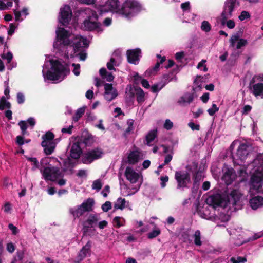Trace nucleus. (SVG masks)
Returning a JSON list of instances; mask_svg holds the SVG:
<instances>
[{
  "label": "nucleus",
  "mask_w": 263,
  "mask_h": 263,
  "mask_svg": "<svg viewBox=\"0 0 263 263\" xmlns=\"http://www.w3.org/2000/svg\"><path fill=\"white\" fill-rule=\"evenodd\" d=\"M41 172L44 179L46 181H55L60 177H63V175L61 171L57 167L49 166L43 170H41Z\"/></svg>",
  "instance_id": "f8f14e48"
},
{
  "label": "nucleus",
  "mask_w": 263,
  "mask_h": 263,
  "mask_svg": "<svg viewBox=\"0 0 263 263\" xmlns=\"http://www.w3.org/2000/svg\"><path fill=\"white\" fill-rule=\"evenodd\" d=\"M125 175L126 179L132 183H137V185L133 189L134 191L132 193L128 194L131 195L137 192L140 189L142 182V175L141 174L136 172L132 167L128 166L125 172Z\"/></svg>",
  "instance_id": "9b49d317"
},
{
  "label": "nucleus",
  "mask_w": 263,
  "mask_h": 263,
  "mask_svg": "<svg viewBox=\"0 0 263 263\" xmlns=\"http://www.w3.org/2000/svg\"><path fill=\"white\" fill-rule=\"evenodd\" d=\"M182 10L183 11H189L190 10V5L189 2L182 4Z\"/></svg>",
  "instance_id": "69168bd1"
},
{
  "label": "nucleus",
  "mask_w": 263,
  "mask_h": 263,
  "mask_svg": "<svg viewBox=\"0 0 263 263\" xmlns=\"http://www.w3.org/2000/svg\"><path fill=\"white\" fill-rule=\"evenodd\" d=\"M107 224H108V223L106 221L103 220V221H100L98 223V227L100 229H103L107 226Z\"/></svg>",
  "instance_id": "338daca9"
},
{
  "label": "nucleus",
  "mask_w": 263,
  "mask_h": 263,
  "mask_svg": "<svg viewBox=\"0 0 263 263\" xmlns=\"http://www.w3.org/2000/svg\"><path fill=\"white\" fill-rule=\"evenodd\" d=\"M117 65V62L116 60L113 58H111L110 60V61L107 63V67L110 70H115L114 66Z\"/></svg>",
  "instance_id": "a19ab883"
},
{
  "label": "nucleus",
  "mask_w": 263,
  "mask_h": 263,
  "mask_svg": "<svg viewBox=\"0 0 263 263\" xmlns=\"http://www.w3.org/2000/svg\"><path fill=\"white\" fill-rule=\"evenodd\" d=\"M50 65L51 66L50 70L46 71V64L43 66L42 72L45 80L61 81L69 72L67 65L58 60L50 61Z\"/></svg>",
  "instance_id": "39448f33"
},
{
  "label": "nucleus",
  "mask_w": 263,
  "mask_h": 263,
  "mask_svg": "<svg viewBox=\"0 0 263 263\" xmlns=\"http://www.w3.org/2000/svg\"><path fill=\"white\" fill-rule=\"evenodd\" d=\"M84 13L87 18L84 21L82 28L87 31H101V24L97 22L98 15L96 12L87 8L84 10Z\"/></svg>",
  "instance_id": "0eeeda50"
},
{
  "label": "nucleus",
  "mask_w": 263,
  "mask_h": 263,
  "mask_svg": "<svg viewBox=\"0 0 263 263\" xmlns=\"http://www.w3.org/2000/svg\"><path fill=\"white\" fill-rule=\"evenodd\" d=\"M160 232V230L158 228L155 227L154 230L148 234L147 237L149 239H153L158 236Z\"/></svg>",
  "instance_id": "e433bc0d"
},
{
  "label": "nucleus",
  "mask_w": 263,
  "mask_h": 263,
  "mask_svg": "<svg viewBox=\"0 0 263 263\" xmlns=\"http://www.w3.org/2000/svg\"><path fill=\"white\" fill-rule=\"evenodd\" d=\"M197 93H195L193 91L192 93H188L184 95V97H182V103H187L190 104L191 103L194 99L197 97Z\"/></svg>",
  "instance_id": "cd10ccee"
},
{
  "label": "nucleus",
  "mask_w": 263,
  "mask_h": 263,
  "mask_svg": "<svg viewBox=\"0 0 263 263\" xmlns=\"http://www.w3.org/2000/svg\"><path fill=\"white\" fill-rule=\"evenodd\" d=\"M18 7H19V6L18 7L16 6V9L14 10L15 20L17 21L20 20V17H21V12L17 10L18 9Z\"/></svg>",
  "instance_id": "e2e57ef3"
},
{
  "label": "nucleus",
  "mask_w": 263,
  "mask_h": 263,
  "mask_svg": "<svg viewBox=\"0 0 263 263\" xmlns=\"http://www.w3.org/2000/svg\"><path fill=\"white\" fill-rule=\"evenodd\" d=\"M242 194L238 190H233L229 195L223 194H216L209 196L206 199V202L214 208L220 206L223 208L234 206L239 201Z\"/></svg>",
  "instance_id": "20e7f679"
},
{
  "label": "nucleus",
  "mask_w": 263,
  "mask_h": 263,
  "mask_svg": "<svg viewBox=\"0 0 263 263\" xmlns=\"http://www.w3.org/2000/svg\"><path fill=\"white\" fill-rule=\"evenodd\" d=\"M249 89L255 97L263 99V74L254 76L250 82Z\"/></svg>",
  "instance_id": "1a4fd4ad"
},
{
  "label": "nucleus",
  "mask_w": 263,
  "mask_h": 263,
  "mask_svg": "<svg viewBox=\"0 0 263 263\" xmlns=\"http://www.w3.org/2000/svg\"><path fill=\"white\" fill-rule=\"evenodd\" d=\"M10 107V104L9 102L6 101L5 97H2L0 100V109L3 110L5 108H9Z\"/></svg>",
  "instance_id": "58836bf2"
},
{
  "label": "nucleus",
  "mask_w": 263,
  "mask_h": 263,
  "mask_svg": "<svg viewBox=\"0 0 263 263\" xmlns=\"http://www.w3.org/2000/svg\"><path fill=\"white\" fill-rule=\"evenodd\" d=\"M100 220L99 216L97 214H90L87 219L83 222V230L86 233L89 228H92Z\"/></svg>",
  "instance_id": "6ab92c4d"
},
{
  "label": "nucleus",
  "mask_w": 263,
  "mask_h": 263,
  "mask_svg": "<svg viewBox=\"0 0 263 263\" xmlns=\"http://www.w3.org/2000/svg\"><path fill=\"white\" fill-rule=\"evenodd\" d=\"M82 154V149L78 142H75L72 145L70 156L71 158L78 159Z\"/></svg>",
  "instance_id": "a878e982"
},
{
  "label": "nucleus",
  "mask_w": 263,
  "mask_h": 263,
  "mask_svg": "<svg viewBox=\"0 0 263 263\" xmlns=\"http://www.w3.org/2000/svg\"><path fill=\"white\" fill-rule=\"evenodd\" d=\"M126 201L125 199L121 197L118 198L114 204L115 209L123 210L126 207Z\"/></svg>",
  "instance_id": "c756f323"
},
{
  "label": "nucleus",
  "mask_w": 263,
  "mask_h": 263,
  "mask_svg": "<svg viewBox=\"0 0 263 263\" xmlns=\"http://www.w3.org/2000/svg\"><path fill=\"white\" fill-rule=\"evenodd\" d=\"M230 47L233 48L236 46L237 49H240L247 44V41L244 39L239 38L238 35H233L230 39Z\"/></svg>",
  "instance_id": "5701e85b"
},
{
  "label": "nucleus",
  "mask_w": 263,
  "mask_h": 263,
  "mask_svg": "<svg viewBox=\"0 0 263 263\" xmlns=\"http://www.w3.org/2000/svg\"><path fill=\"white\" fill-rule=\"evenodd\" d=\"M5 0H0V10H6L10 9L12 7V1H9L7 3L4 2Z\"/></svg>",
  "instance_id": "2f4dec72"
},
{
  "label": "nucleus",
  "mask_w": 263,
  "mask_h": 263,
  "mask_svg": "<svg viewBox=\"0 0 263 263\" xmlns=\"http://www.w3.org/2000/svg\"><path fill=\"white\" fill-rule=\"evenodd\" d=\"M99 6L100 13L112 11L128 19L136 16L142 10L141 5L134 0H127L121 6L118 0H103Z\"/></svg>",
  "instance_id": "f257e3e1"
},
{
  "label": "nucleus",
  "mask_w": 263,
  "mask_h": 263,
  "mask_svg": "<svg viewBox=\"0 0 263 263\" xmlns=\"http://www.w3.org/2000/svg\"><path fill=\"white\" fill-rule=\"evenodd\" d=\"M263 236V234L258 233L254 234L252 237L249 238L248 241H253Z\"/></svg>",
  "instance_id": "13d9d810"
},
{
  "label": "nucleus",
  "mask_w": 263,
  "mask_h": 263,
  "mask_svg": "<svg viewBox=\"0 0 263 263\" xmlns=\"http://www.w3.org/2000/svg\"><path fill=\"white\" fill-rule=\"evenodd\" d=\"M201 29L202 31L208 32L211 30V26L208 21H204L201 23Z\"/></svg>",
  "instance_id": "4c0bfd02"
},
{
  "label": "nucleus",
  "mask_w": 263,
  "mask_h": 263,
  "mask_svg": "<svg viewBox=\"0 0 263 263\" xmlns=\"http://www.w3.org/2000/svg\"><path fill=\"white\" fill-rule=\"evenodd\" d=\"M223 175L222 176V179L227 184H231L236 178V175L233 170L231 168L224 167L223 169Z\"/></svg>",
  "instance_id": "412c9836"
},
{
  "label": "nucleus",
  "mask_w": 263,
  "mask_h": 263,
  "mask_svg": "<svg viewBox=\"0 0 263 263\" xmlns=\"http://www.w3.org/2000/svg\"><path fill=\"white\" fill-rule=\"evenodd\" d=\"M133 123H134L133 120L130 119V120H128L127 124H128V127L126 130V133L128 134L133 129Z\"/></svg>",
  "instance_id": "864d4df0"
},
{
  "label": "nucleus",
  "mask_w": 263,
  "mask_h": 263,
  "mask_svg": "<svg viewBox=\"0 0 263 263\" xmlns=\"http://www.w3.org/2000/svg\"><path fill=\"white\" fill-rule=\"evenodd\" d=\"M27 160L30 161L31 163V164L32 165V170H35L36 169L38 168L39 167V163L36 158L34 157H26Z\"/></svg>",
  "instance_id": "c9c22d12"
},
{
  "label": "nucleus",
  "mask_w": 263,
  "mask_h": 263,
  "mask_svg": "<svg viewBox=\"0 0 263 263\" xmlns=\"http://www.w3.org/2000/svg\"><path fill=\"white\" fill-rule=\"evenodd\" d=\"M160 64L159 62H157L154 67L151 69H149L146 71L145 74L146 76H150L152 74H154L158 70L160 67Z\"/></svg>",
  "instance_id": "ea45409f"
},
{
  "label": "nucleus",
  "mask_w": 263,
  "mask_h": 263,
  "mask_svg": "<svg viewBox=\"0 0 263 263\" xmlns=\"http://www.w3.org/2000/svg\"><path fill=\"white\" fill-rule=\"evenodd\" d=\"M175 178L178 183V187H180L181 184V172L179 171L176 172L175 173Z\"/></svg>",
  "instance_id": "bf43d9fd"
},
{
  "label": "nucleus",
  "mask_w": 263,
  "mask_h": 263,
  "mask_svg": "<svg viewBox=\"0 0 263 263\" xmlns=\"http://www.w3.org/2000/svg\"><path fill=\"white\" fill-rule=\"evenodd\" d=\"M190 183V177L188 173L182 175V186H185L187 183Z\"/></svg>",
  "instance_id": "79ce46f5"
},
{
  "label": "nucleus",
  "mask_w": 263,
  "mask_h": 263,
  "mask_svg": "<svg viewBox=\"0 0 263 263\" xmlns=\"http://www.w3.org/2000/svg\"><path fill=\"white\" fill-rule=\"evenodd\" d=\"M125 220L124 218L117 216L113 219V224L115 227L120 228L125 224Z\"/></svg>",
  "instance_id": "7c9ffc66"
},
{
  "label": "nucleus",
  "mask_w": 263,
  "mask_h": 263,
  "mask_svg": "<svg viewBox=\"0 0 263 263\" xmlns=\"http://www.w3.org/2000/svg\"><path fill=\"white\" fill-rule=\"evenodd\" d=\"M157 129H154L149 132L145 137L146 144L150 146L151 143L154 140V139L157 137Z\"/></svg>",
  "instance_id": "bb28decb"
},
{
  "label": "nucleus",
  "mask_w": 263,
  "mask_h": 263,
  "mask_svg": "<svg viewBox=\"0 0 263 263\" xmlns=\"http://www.w3.org/2000/svg\"><path fill=\"white\" fill-rule=\"evenodd\" d=\"M237 0H227L225 3L223 11L221 15V24L222 25H226L229 29H233L235 26V23L233 20L228 19L232 15V12L236 7Z\"/></svg>",
  "instance_id": "6e6552de"
},
{
  "label": "nucleus",
  "mask_w": 263,
  "mask_h": 263,
  "mask_svg": "<svg viewBox=\"0 0 263 263\" xmlns=\"http://www.w3.org/2000/svg\"><path fill=\"white\" fill-rule=\"evenodd\" d=\"M204 79V78L201 76H196L194 81L193 91H194L195 93H198L202 90Z\"/></svg>",
  "instance_id": "393cba45"
},
{
  "label": "nucleus",
  "mask_w": 263,
  "mask_h": 263,
  "mask_svg": "<svg viewBox=\"0 0 263 263\" xmlns=\"http://www.w3.org/2000/svg\"><path fill=\"white\" fill-rule=\"evenodd\" d=\"M54 136L52 133L47 132L42 136L43 141L42 146L44 147V151L46 155H50L54 151V145L53 139Z\"/></svg>",
  "instance_id": "ddd939ff"
},
{
  "label": "nucleus",
  "mask_w": 263,
  "mask_h": 263,
  "mask_svg": "<svg viewBox=\"0 0 263 263\" xmlns=\"http://www.w3.org/2000/svg\"><path fill=\"white\" fill-rule=\"evenodd\" d=\"M111 206V202L109 201H106L102 205V209L104 212H107L109 209H110Z\"/></svg>",
  "instance_id": "8fccbe9b"
},
{
  "label": "nucleus",
  "mask_w": 263,
  "mask_h": 263,
  "mask_svg": "<svg viewBox=\"0 0 263 263\" xmlns=\"http://www.w3.org/2000/svg\"><path fill=\"white\" fill-rule=\"evenodd\" d=\"M143 158L142 153L138 148L129 151L127 154V162L130 164H135Z\"/></svg>",
  "instance_id": "dca6fc26"
},
{
  "label": "nucleus",
  "mask_w": 263,
  "mask_h": 263,
  "mask_svg": "<svg viewBox=\"0 0 263 263\" xmlns=\"http://www.w3.org/2000/svg\"><path fill=\"white\" fill-rule=\"evenodd\" d=\"M91 247V241H88L80 250L76 261L80 262L88 255H90Z\"/></svg>",
  "instance_id": "4be33fe9"
},
{
  "label": "nucleus",
  "mask_w": 263,
  "mask_h": 263,
  "mask_svg": "<svg viewBox=\"0 0 263 263\" xmlns=\"http://www.w3.org/2000/svg\"><path fill=\"white\" fill-rule=\"evenodd\" d=\"M140 53V50L136 49L129 50L127 51L128 61L129 63L136 64L139 60V56Z\"/></svg>",
  "instance_id": "b1692460"
},
{
  "label": "nucleus",
  "mask_w": 263,
  "mask_h": 263,
  "mask_svg": "<svg viewBox=\"0 0 263 263\" xmlns=\"http://www.w3.org/2000/svg\"><path fill=\"white\" fill-rule=\"evenodd\" d=\"M189 126L193 130H199V125L195 124L193 122H190L188 124Z\"/></svg>",
  "instance_id": "680f3d73"
},
{
  "label": "nucleus",
  "mask_w": 263,
  "mask_h": 263,
  "mask_svg": "<svg viewBox=\"0 0 263 263\" xmlns=\"http://www.w3.org/2000/svg\"><path fill=\"white\" fill-rule=\"evenodd\" d=\"M219 110L218 107H217L216 105L213 104L211 108L208 109V112L210 116H213L215 112H217Z\"/></svg>",
  "instance_id": "49530a36"
},
{
  "label": "nucleus",
  "mask_w": 263,
  "mask_h": 263,
  "mask_svg": "<svg viewBox=\"0 0 263 263\" xmlns=\"http://www.w3.org/2000/svg\"><path fill=\"white\" fill-rule=\"evenodd\" d=\"M3 59H6L8 63H10L13 59V54L11 52H8L7 53H3L1 55Z\"/></svg>",
  "instance_id": "c03bdc74"
},
{
  "label": "nucleus",
  "mask_w": 263,
  "mask_h": 263,
  "mask_svg": "<svg viewBox=\"0 0 263 263\" xmlns=\"http://www.w3.org/2000/svg\"><path fill=\"white\" fill-rule=\"evenodd\" d=\"M17 101L19 104L23 103L25 101L24 95L21 92L18 93L17 95Z\"/></svg>",
  "instance_id": "6e6d98bb"
},
{
  "label": "nucleus",
  "mask_w": 263,
  "mask_h": 263,
  "mask_svg": "<svg viewBox=\"0 0 263 263\" xmlns=\"http://www.w3.org/2000/svg\"><path fill=\"white\" fill-rule=\"evenodd\" d=\"M134 91H135L136 99L138 103H141L144 101V92L140 88L134 89L132 86L128 85L126 88V93L129 96L133 97L134 96Z\"/></svg>",
  "instance_id": "f3484780"
},
{
  "label": "nucleus",
  "mask_w": 263,
  "mask_h": 263,
  "mask_svg": "<svg viewBox=\"0 0 263 263\" xmlns=\"http://www.w3.org/2000/svg\"><path fill=\"white\" fill-rule=\"evenodd\" d=\"M250 17L249 13L246 11H243L241 12L240 15L239 16V18L241 21H243L245 19H247Z\"/></svg>",
  "instance_id": "de8ad7c7"
},
{
  "label": "nucleus",
  "mask_w": 263,
  "mask_h": 263,
  "mask_svg": "<svg viewBox=\"0 0 263 263\" xmlns=\"http://www.w3.org/2000/svg\"><path fill=\"white\" fill-rule=\"evenodd\" d=\"M85 111V107H81L77 109L76 112L73 117V120L74 122H77L84 115Z\"/></svg>",
  "instance_id": "473e14b6"
},
{
  "label": "nucleus",
  "mask_w": 263,
  "mask_h": 263,
  "mask_svg": "<svg viewBox=\"0 0 263 263\" xmlns=\"http://www.w3.org/2000/svg\"><path fill=\"white\" fill-rule=\"evenodd\" d=\"M7 250L10 253H12L15 250V247L12 243H8L7 245Z\"/></svg>",
  "instance_id": "0e129e2a"
},
{
  "label": "nucleus",
  "mask_w": 263,
  "mask_h": 263,
  "mask_svg": "<svg viewBox=\"0 0 263 263\" xmlns=\"http://www.w3.org/2000/svg\"><path fill=\"white\" fill-rule=\"evenodd\" d=\"M193 238L194 239V243L197 246H201L202 241L201 240V234L199 230L195 231L193 235Z\"/></svg>",
  "instance_id": "72a5a7b5"
},
{
  "label": "nucleus",
  "mask_w": 263,
  "mask_h": 263,
  "mask_svg": "<svg viewBox=\"0 0 263 263\" xmlns=\"http://www.w3.org/2000/svg\"><path fill=\"white\" fill-rule=\"evenodd\" d=\"M232 263H244L247 260L245 257H232L231 259Z\"/></svg>",
  "instance_id": "37998d69"
},
{
  "label": "nucleus",
  "mask_w": 263,
  "mask_h": 263,
  "mask_svg": "<svg viewBox=\"0 0 263 263\" xmlns=\"http://www.w3.org/2000/svg\"><path fill=\"white\" fill-rule=\"evenodd\" d=\"M102 187V183L99 180H97L93 181L92 188L97 191H99Z\"/></svg>",
  "instance_id": "a18cd8bd"
},
{
  "label": "nucleus",
  "mask_w": 263,
  "mask_h": 263,
  "mask_svg": "<svg viewBox=\"0 0 263 263\" xmlns=\"http://www.w3.org/2000/svg\"><path fill=\"white\" fill-rule=\"evenodd\" d=\"M160 180H161V187L162 188H164L166 186V183L168 180V177L167 176H162L160 178Z\"/></svg>",
  "instance_id": "4d7b16f0"
},
{
  "label": "nucleus",
  "mask_w": 263,
  "mask_h": 263,
  "mask_svg": "<svg viewBox=\"0 0 263 263\" xmlns=\"http://www.w3.org/2000/svg\"><path fill=\"white\" fill-rule=\"evenodd\" d=\"M232 156L235 164L240 165L249 155V146L247 144L238 141H234L230 146Z\"/></svg>",
  "instance_id": "423d86ee"
},
{
  "label": "nucleus",
  "mask_w": 263,
  "mask_h": 263,
  "mask_svg": "<svg viewBox=\"0 0 263 263\" xmlns=\"http://www.w3.org/2000/svg\"><path fill=\"white\" fill-rule=\"evenodd\" d=\"M103 152L100 148H95L87 152L83 158V162L84 163L88 164L91 163L93 160L99 159L102 157Z\"/></svg>",
  "instance_id": "4468645a"
},
{
  "label": "nucleus",
  "mask_w": 263,
  "mask_h": 263,
  "mask_svg": "<svg viewBox=\"0 0 263 263\" xmlns=\"http://www.w3.org/2000/svg\"><path fill=\"white\" fill-rule=\"evenodd\" d=\"M249 204L250 207L254 210L261 208L263 206V197L259 195H249Z\"/></svg>",
  "instance_id": "aec40b11"
},
{
  "label": "nucleus",
  "mask_w": 263,
  "mask_h": 263,
  "mask_svg": "<svg viewBox=\"0 0 263 263\" xmlns=\"http://www.w3.org/2000/svg\"><path fill=\"white\" fill-rule=\"evenodd\" d=\"M239 177L241 178L239 180L240 181H245L248 176L246 167L244 166H241L238 172Z\"/></svg>",
  "instance_id": "f704fd0d"
},
{
  "label": "nucleus",
  "mask_w": 263,
  "mask_h": 263,
  "mask_svg": "<svg viewBox=\"0 0 263 263\" xmlns=\"http://www.w3.org/2000/svg\"><path fill=\"white\" fill-rule=\"evenodd\" d=\"M206 62V60H202L200 62H199L197 65L198 69H201L202 67L203 68V71L205 72L208 70V69L205 65V63Z\"/></svg>",
  "instance_id": "3c124183"
},
{
  "label": "nucleus",
  "mask_w": 263,
  "mask_h": 263,
  "mask_svg": "<svg viewBox=\"0 0 263 263\" xmlns=\"http://www.w3.org/2000/svg\"><path fill=\"white\" fill-rule=\"evenodd\" d=\"M89 41L86 38L80 35L74 36L63 28H58L56 30V39L53 44L54 48L63 51L68 46L73 47L74 53L81 51L83 47H87Z\"/></svg>",
  "instance_id": "f03ea898"
},
{
  "label": "nucleus",
  "mask_w": 263,
  "mask_h": 263,
  "mask_svg": "<svg viewBox=\"0 0 263 263\" xmlns=\"http://www.w3.org/2000/svg\"><path fill=\"white\" fill-rule=\"evenodd\" d=\"M71 16V10L68 5H64L60 9L59 22L63 25H67L70 21Z\"/></svg>",
  "instance_id": "2eb2a0df"
},
{
  "label": "nucleus",
  "mask_w": 263,
  "mask_h": 263,
  "mask_svg": "<svg viewBox=\"0 0 263 263\" xmlns=\"http://www.w3.org/2000/svg\"><path fill=\"white\" fill-rule=\"evenodd\" d=\"M72 66L73 67V72L76 76H79L80 74V65L79 64H72Z\"/></svg>",
  "instance_id": "603ef678"
},
{
  "label": "nucleus",
  "mask_w": 263,
  "mask_h": 263,
  "mask_svg": "<svg viewBox=\"0 0 263 263\" xmlns=\"http://www.w3.org/2000/svg\"><path fill=\"white\" fill-rule=\"evenodd\" d=\"M73 128V126L72 125H71L67 128H63L61 129V132L63 133H67L68 134H71L72 133V129Z\"/></svg>",
  "instance_id": "052dcab7"
},
{
  "label": "nucleus",
  "mask_w": 263,
  "mask_h": 263,
  "mask_svg": "<svg viewBox=\"0 0 263 263\" xmlns=\"http://www.w3.org/2000/svg\"><path fill=\"white\" fill-rule=\"evenodd\" d=\"M104 86V98L107 101H111L118 96V92L116 88L112 87L111 84L105 83Z\"/></svg>",
  "instance_id": "a211bd4d"
},
{
  "label": "nucleus",
  "mask_w": 263,
  "mask_h": 263,
  "mask_svg": "<svg viewBox=\"0 0 263 263\" xmlns=\"http://www.w3.org/2000/svg\"><path fill=\"white\" fill-rule=\"evenodd\" d=\"M95 201L92 198H88L81 205L69 209L70 213L74 218H79L86 212L92 211Z\"/></svg>",
  "instance_id": "9d476101"
},
{
  "label": "nucleus",
  "mask_w": 263,
  "mask_h": 263,
  "mask_svg": "<svg viewBox=\"0 0 263 263\" xmlns=\"http://www.w3.org/2000/svg\"><path fill=\"white\" fill-rule=\"evenodd\" d=\"M27 123L25 121H21L18 123V125L20 126V128L22 130V133L23 135H24L26 133V130L27 129Z\"/></svg>",
  "instance_id": "09e8293b"
},
{
  "label": "nucleus",
  "mask_w": 263,
  "mask_h": 263,
  "mask_svg": "<svg viewBox=\"0 0 263 263\" xmlns=\"http://www.w3.org/2000/svg\"><path fill=\"white\" fill-rule=\"evenodd\" d=\"M248 167H253L248 182L249 195L252 196L263 191V156L258 157Z\"/></svg>",
  "instance_id": "7ed1b4c3"
},
{
  "label": "nucleus",
  "mask_w": 263,
  "mask_h": 263,
  "mask_svg": "<svg viewBox=\"0 0 263 263\" xmlns=\"http://www.w3.org/2000/svg\"><path fill=\"white\" fill-rule=\"evenodd\" d=\"M99 73L102 78L105 79L108 82L112 81L114 79L113 75L111 73L107 72L104 68H101Z\"/></svg>",
  "instance_id": "c85d7f7f"
},
{
  "label": "nucleus",
  "mask_w": 263,
  "mask_h": 263,
  "mask_svg": "<svg viewBox=\"0 0 263 263\" xmlns=\"http://www.w3.org/2000/svg\"><path fill=\"white\" fill-rule=\"evenodd\" d=\"M109 192V186L106 185L105 186L104 189L102 191V194L103 196L105 197H107L108 193Z\"/></svg>",
  "instance_id": "774afa93"
},
{
  "label": "nucleus",
  "mask_w": 263,
  "mask_h": 263,
  "mask_svg": "<svg viewBox=\"0 0 263 263\" xmlns=\"http://www.w3.org/2000/svg\"><path fill=\"white\" fill-rule=\"evenodd\" d=\"M173 122H171L169 119H167L165 120V123L164 124V127L167 129L169 130L172 128L173 127Z\"/></svg>",
  "instance_id": "5fc2aeb1"
}]
</instances>
